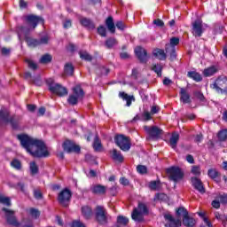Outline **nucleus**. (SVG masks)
I'll return each instance as SVG.
<instances>
[{
    "mask_svg": "<svg viewBox=\"0 0 227 227\" xmlns=\"http://www.w3.org/2000/svg\"><path fill=\"white\" fill-rule=\"evenodd\" d=\"M22 148L26 149L35 159H47L51 157V152L47 148L45 142L38 138H33L27 134L17 135Z\"/></svg>",
    "mask_w": 227,
    "mask_h": 227,
    "instance_id": "obj_1",
    "label": "nucleus"
},
{
    "mask_svg": "<svg viewBox=\"0 0 227 227\" xmlns=\"http://www.w3.org/2000/svg\"><path fill=\"white\" fill-rule=\"evenodd\" d=\"M183 215V224L185 227H194L196 226V220L189 215V211L184 207H180L176 210V216L177 219H175L170 214L164 215V219L167 221L165 227H180L182 226V220L180 217Z\"/></svg>",
    "mask_w": 227,
    "mask_h": 227,
    "instance_id": "obj_2",
    "label": "nucleus"
},
{
    "mask_svg": "<svg viewBox=\"0 0 227 227\" xmlns=\"http://www.w3.org/2000/svg\"><path fill=\"white\" fill-rule=\"evenodd\" d=\"M45 82L48 86L49 91L53 95H57V97H66V95H68V90L60 83H56L54 79H46Z\"/></svg>",
    "mask_w": 227,
    "mask_h": 227,
    "instance_id": "obj_3",
    "label": "nucleus"
},
{
    "mask_svg": "<svg viewBox=\"0 0 227 227\" xmlns=\"http://www.w3.org/2000/svg\"><path fill=\"white\" fill-rule=\"evenodd\" d=\"M211 90L220 93V95H226L227 97V77L226 76H218L213 83L209 85Z\"/></svg>",
    "mask_w": 227,
    "mask_h": 227,
    "instance_id": "obj_4",
    "label": "nucleus"
},
{
    "mask_svg": "<svg viewBox=\"0 0 227 227\" xmlns=\"http://www.w3.org/2000/svg\"><path fill=\"white\" fill-rule=\"evenodd\" d=\"M84 98V90L81 85H76L73 88V94L69 95L67 98V103L70 106H77L79 100Z\"/></svg>",
    "mask_w": 227,
    "mask_h": 227,
    "instance_id": "obj_5",
    "label": "nucleus"
},
{
    "mask_svg": "<svg viewBox=\"0 0 227 227\" xmlns=\"http://www.w3.org/2000/svg\"><path fill=\"white\" fill-rule=\"evenodd\" d=\"M95 221L98 224L106 225L109 223L107 218V209L104 206L98 205L94 209Z\"/></svg>",
    "mask_w": 227,
    "mask_h": 227,
    "instance_id": "obj_6",
    "label": "nucleus"
},
{
    "mask_svg": "<svg viewBox=\"0 0 227 227\" xmlns=\"http://www.w3.org/2000/svg\"><path fill=\"white\" fill-rule=\"evenodd\" d=\"M166 173L168 176V180L175 182V184L180 182V180H184V176H185L180 167H170L166 169Z\"/></svg>",
    "mask_w": 227,
    "mask_h": 227,
    "instance_id": "obj_7",
    "label": "nucleus"
},
{
    "mask_svg": "<svg viewBox=\"0 0 227 227\" xmlns=\"http://www.w3.org/2000/svg\"><path fill=\"white\" fill-rule=\"evenodd\" d=\"M72 200V191L68 188L63 189L58 195V201L59 205L67 208Z\"/></svg>",
    "mask_w": 227,
    "mask_h": 227,
    "instance_id": "obj_8",
    "label": "nucleus"
},
{
    "mask_svg": "<svg viewBox=\"0 0 227 227\" xmlns=\"http://www.w3.org/2000/svg\"><path fill=\"white\" fill-rule=\"evenodd\" d=\"M114 142L122 152H129V150H130V140L128 137H125V135L115 136Z\"/></svg>",
    "mask_w": 227,
    "mask_h": 227,
    "instance_id": "obj_9",
    "label": "nucleus"
},
{
    "mask_svg": "<svg viewBox=\"0 0 227 227\" xmlns=\"http://www.w3.org/2000/svg\"><path fill=\"white\" fill-rule=\"evenodd\" d=\"M2 212H4L6 223L10 224V226L20 227V223L17 220V216H15V212L7 207H3Z\"/></svg>",
    "mask_w": 227,
    "mask_h": 227,
    "instance_id": "obj_10",
    "label": "nucleus"
},
{
    "mask_svg": "<svg viewBox=\"0 0 227 227\" xmlns=\"http://www.w3.org/2000/svg\"><path fill=\"white\" fill-rule=\"evenodd\" d=\"M62 148L64 152L67 153H81V146L75 145V143L72 140H66L62 144Z\"/></svg>",
    "mask_w": 227,
    "mask_h": 227,
    "instance_id": "obj_11",
    "label": "nucleus"
},
{
    "mask_svg": "<svg viewBox=\"0 0 227 227\" xmlns=\"http://www.w3.org/2000/svg\"><path fill=\"white\" fill-rule=\"evenodd\" d=\"M144 130L148 134L151 139H159L162 136L163 131L157 126H145Z\"/></svg>",
    "mask_w": 227,
    "mask_h": 227,
    "instance_id": "obj_12",
    "label": "nucleus"
},
{
    "mask_svg": "<svg viewBox=\"0 0 227 227\" xmlns=\"http://www.w3.org/2000/svg\"><path fill=\"white\" fill-rule=\"evenodd\" d=\"M192 33L193 36H196L198 38H201L203 36V21L201 20H196L192 24Z\"/></svg>",
    "mask_w": 227,
    "mask_h": 227,
    "instance_id": "obj_13",
    "label": "nucleus"
},
{
    "mask_svg": "<svg viewBox=\"0 0 227 227\" xmlns=\"http://www.w3.org/2000/svg\"><path fill=\"white\" fill-rule=\"evenodd\" d=\"M26 20L27 22V24H29V26H31L33 27V29L36 28V26H38V24H44L45 23V20H43V18L40 17V16H36L35 14H30L27 15L26 17Z\"/></svg>",
    "mask_w": 227,
    "mask_h": 227,
    "instance_id": "obj_14",
    "label": "nucleus"
},
{
    "mask_svg": "<svg viewBox=\"0 0 227 227\" xmlns=\"http://www.w3.org/2000/svg\"><path fill=\"white\" fill-rule=\"evenodd\" d=\"M135 54L140 63H147L148 61V51L143 46H137L135 48Z\"/></svg>",
    "mask_w": 227,
    "mask_h": 227,
    "instance_id": "obj_15",
    "label": "nucleus"
},
{
    "mask_svg": "<svg viewBox=\"0 0 227 227\" xmlns=\"http://www.w3.org/2000/svg\"><path fill=\"white\" fill-rule=\"evenodd\" d=\"M191 183L195 191H198L200 194L207 192V189H205V184H203L201 179L194 176L191 178Z\"/></svg>",
    "mask_w": 227,
    "mask_h": 227,
    "instance_id": "obj_16",
    "label": "nucleus"
},
{
    "mask_svg": "<svg viewBox=\"0 0 227 227\" xmlns=\"http://www.w3.org/2000/svg\"><path fill=\"white\" fill-rule=\"evenodd\" d=\"M78 20L81 26L82 27H85L86 29H95V22L91 20V19L87 17H82V15H78Z\"/></svg>",
    "mask_w": 227,
    "mask_h": 227,
    "instance_id": "obj_17",
    "label": "nucleus"
},
{
    "mask_svg": "<svg viewBox=\"0 0 227 227\" xmlns=\"http://www.w3.org/2000/svg\"><path fill=\"white\" fill-rule=\"evenodd\" d=\"M22 121V115H12L9 117L8 123H10L13 130H19L20 129V122Z\"/></svg>",
    "mask_w": 227,
    "mask_h": 227,
    "instance_id": "obj_18",
    "label": "nucleus"
},
{
    "mask_svg": "<svg viewBox=\"0 0 227 227\" xmlns=\"http://www.w3.org/2000/svg\"><path fill=\"white\" fill-rule=\"evenodd\" d=\"M179 95L180 102H182V104H192V100L191 99V94L187 92V90H185L184 88H181Z\"/></svg>",
    "mask_w": 227,
    "mask_h": 227,
    "instance_id": "obj_19",
    "label": "nucleus"
},
{
    "mask_svg": "<svg viewBox=\"0 0 227 227\" xmlns=\"http://www.w3.org/2000/svg\"><path fill=\"white\" fill-rule=\"evenodd\" d=\"M131 219L135 221V223H144L145 222V215L142 214L137 207H135L131 213Z\"/></svg>",
    "mask_w": 227,
    "mask_h": 227,
    "instance_id": "obj_20",
    "label": "nucleus"
},
{
    "mask_svg": "<svg viewBox=\"0 0 227 227\" xmlns=\"http://www.w3.org/2000/svg\"><path fill=\"white\" fill-rule=\"evenodd\" d=\"M25 42L27 47H30L31 49H35L40 46V42L38 39H35L27 35H25Z\"/></svg>",
    "mask_w": 227,
    "mask_h": 227,
    "instance_id": "obj_21",
    "label": "nucleus"
},
{
    "mask_svg": "<svg viewBox=\"0 0 227 227\" xmlns=\"http://www.w3.org/2000/svg\"><path fill=\"white\" fill-rule=\"evenodd\" d=\"M119 97L120 98H122V100H126L127 107H130L132 106V101L134 102L136 100L134 96H129V94L123 91L119 92Z\"/></svg>",
    "mask_w": 227,
    "mask_h": 227,
    "instance_id": "obj_22",
    "label": "nucleus"
},
{
    "mask_svg": "<svg viewBox=\"0 0 227 227\" xmlns=\"http://www.w3.org/2000/svg\"><path fill=\"white\" fill-rule=\"evenodd\" d=\"M153 54L154 58H157V59H159L160 61H166V59H168V54H166L164 50L162 49H155L153 51Z\"/></svg>",
    "mask_w": 227,
    "mask_h": 227,
    "instance_id": "obj_23",
    "label": "nucleus"
},
{
    "mask_svg": "<svg viewBox=\"0 0 227 227\" xmlns=\"http://www.w3.org/2000/svg\"><path fill=\"white\" fill-rule=\"evenodd\" d=\"M166 54H169V60L175 61L176 59V49L172 45H165Z\"/></svg>",
    "mask_w": 227,
    "mask_h": 227,
    "instance_id": "obj_24",
    "label": "nucleus"
},
{
    "mask_svg": "<svg viewBox=\"0 0 227 227\" xmlns=\"http://www.w3.org/2000/svg\"><path fill=\"white\" fill-rule=\"evenodd\" d=\"M92 194H105L107 191V188L102 184H95L90 188Z\"/></svg>",
    "mask_w": 227,
    "mask_h": 227,
    "instance_id": "obj_25",
    "label": "nucleus"
},
{
    "mask_svg": "<svg viewBox=\"0 0 227 227\" xmlns=\"http://www.w3.org/2000/svg\"><path fill=\"white\" fill-rule=\"evenodd\" d=\"M74 72H75V67H74V64L68 62L64 66V75H67L68 77H73Z\"/></svg>",
    "mask_w": 227,
    "mask_h": 227,
    "instance_id": "obj_26",
    "label": "nucleus"
},
{
    "mask_svg": "<svg viewBox=\"0 0 227 227\" xmlns=\"http://www.w3.org/2000/svg\"><path fill=\"white\" fill-rule=\"evenodd\" d=\"M106 26L110 33H116V26L114 25V20L113 19V16L107 17L106 20Z\"/></svg>",
    "mask_w": 227,
    "mask_h": 227,
    "instance_id": "obj_27",
    "label": "nucleus"
},
{
    "mask_svg": "<svg viewBox=\"0 0 227 227\" xmlns=\"http://www.w3.org/2000/svg\"><path fill=\"white\" fill-rule=\"evenodd\" d=\"M92 148L94 149V152H102V150H104L102 141L100 140V137H98V135H96L94 138Z\"/></svg>",
    "mask_w": 227,
    "mask_h": 227,
    "instance_id": "obj_28",
    "label": "nucleus"
},
{
    "mask_svg": "<svg viewBox=\"0 0 227 227\" xmlns=\"http://www.w3.org/2000/svg\"><path fill=\"white\" fill-rule=\"evenodd\" d=\"M219 72V69L215 66H211L203 71L204 77H212V75H215Z\"/></svg>",
    "mask_w": 227,
    "mask_h": 227,
    "instance_id": "obj_29",
    "label": "nucleus"
},
{
    "mask_svg": "<svg viewBox=\"0 0 227 227\" xmlns=\"http://www.w3.org/2000/svg\"><path fill=\"white\" fill-rule=\"evenodd\" d=\"M207 176H209L211 180H215V182H219L221 173H219V171H217L215 168H209L207 170Z\"/></svg>",
    "mask_w": 227,
    "mask_h": 227,
    "instance_id": "obj_30",
    "label": "nucleus"
},
{
    "mask_svg": "<svg viewBox=\"0 0 227 227\" xmlns=\"http://www.w3.org/2000/svg\"><path fill=\"white\" fill-rule=\"evenodd\" d=\"M187 77L192 79V81H195V82H201L203 81L201 74L196 71H189Z\"/></svg>",
    "mask_w": 227,
    "mask_h": 227,
    "instance_id": "obj_31",
    "label": "nucleus"
},
{
    "mask_svg": "<svg viewBox=\"0 0 227 227\" xmlns=\"http://www.w3.org/2000/svg\"><path fill=\"white\" fill-rule=\"evenodd\" d=\"M129 224V217L118 215L115 227H125Z\"/></svg>",
    "mask_w": 227,
    "mask_h": 227,
    "instance_id": "obj_32",
    "label": "nucleus"
},
{
    "mask_svg": "<svg viewBox=\"0 0 227 227\" xmlns=\"http://www.w3.org/2000/svg\"><path fill=\"white\" fill-rule=\"evenodd\" d=\"M178 141H180V135L176 132L173 133L169 139L170 146L173 150H176Z\"/></svg>",
    "mask_w": 227,
    "mask_h": 227,
    "instance_id": "obj_33",
    "label": "nucleus"
},
{
    "mask_svg": "<svg viewBox=\"0 0 227 227\" xmlns=\"http://www.w3.org/2000/svg\"><path fill=\"white\" fill-rule=\"evenodd\" d=\"M112 153V159L114 160V162H123V155H121V153L116 149H113L111 152Z\"/></svg>",
    "mask_w": 227,
    "mask_h": 227,
    "instance_id": "obj_34",
    "label": "nucleus"
},
{
    "mask_svg": "<svg viewBox=\"0 0 227 227\" xmlns=\"http://www.w3.org/2000/svg\"><path fill=\"white\" fill-rule=\"evenodd\" d=\"M82 214L85 219H91V215H93V209L90 207V206L82 207Z\"/></svg>",
    "mask_w": 227,
    "mask_h": 227,
    "instance_id": "obj_35",
    "label": "nucleus"
},
{
    "mask_svg": "<svg viewBox=\"0 0 227 227\" xmlns=\"http://www.w3.org/2000/svg\"><path fill=\"white\" fill-rule=\"evenodd\" d=\"M9 120H10V113H8V111L1 109L0 110V125L2 123H8Z\"/></svg>",
    "mask_w": 227,
    "mask_h": 227,
    "instance_id": "obj_36",
    "label": "nucleus"
},
{
    "mask_svg": "<svg viewBox=\"0 0 227 227\" xmlns=\"http://www.w3.org/2000/svg\"><path fill=\"white\" fill-rule=\"evenodd\" d=\"M29 169H30V175L32 176H35V175H38V173L40 171V168H38L36 161H31L29 163Z\"/></svg>",
    "mask_w": 227,
    "mask_h": 227,
    "instance_id": "obj_37",
    "label": "nucleus"
},
{
    "mask_svg": "<svg viewBox=\"0 0 227 227\" xmlns=\"http://www.w3.org/2000/svg\"><path fill=\"white\" fill-rule=\"evenodd\" d=\"M51 62H52V55L49 53L43 55L39 59V63H41V65H49V63H51Z\"/></svg>",
    "mask_w": 227,
    "mask_h": 227,
    "instance_id": "obj_38",
    "label": "nucleus"
},
{
    "mask_svg": "<svg viewBox=\"0 0 227 227\" xmlns=\"http://www.w3.org/2000/svg\"><path fill=\"white\" fill-rule=\"evenodd\" d=\"M216 137L218 138V141H220V143H224V141H227V129L219 130Z\"/></svg>",
    "mask_w": 227,
    "mask_h": 227,
    "instance_id": "obj_39",
    "label": "nucleus"
},
{
    "mask_svg": "<svg viewBox=\"0 0 227 227\" xmlns=\"http://www.w3.org/2000/svg\"><path fill=\"white\" fill-rule=\"evenodd\" d=\"M114 45H118V41L114 37H109L105 42V46L106 47V49H113Z\"/></svg>",
    "mask_w": 227,
    "mask_h": 227,
    "instance_id": "obj_40",
    "label": "nucleus"
},
{
    "mask_svg": "<svg viewBox=\"0 0 227 227\" xmlns=\"http://www.w3.org/2000/svg\"><path fill=\"white\" fill-rule=\"evenodd\" d=\"M137 210L140 211L144 215H148L150 214V211L148 210V207L146 204L143 202H138Z\"/></svg>",
    "mask_w": 227,
    "mask_h": 227,
    "instance_id": "obj_41",
    "label": "nucleus"
},
{
    "mask_svg": "<svg viewBox=\"0 0 227 227\" xmlns=\"http://www.w3.org/2000/svg\"><path fill=\"white\" fill-rule=\"evenodd\" d=\"M79 56L83 61H93V56L90 55L88 51H79Z\"/></svg>",
    "mask_w": 227,
    "mask_h": 227,
    "instance_id": "obj_42",
    "label": "nucleus"
},
{
    "mask_svg": "<svg viewBox=\"0 0 227 227\" xmlns=\"http://www.w3.org/2000/svg\"><path fill=\"white\" fill-rule=\"evenodd\" d=\"M162 65L160 64H154L151 70L157 74L158 77H162Z\"/></svg>",
    "mask_w": 227,
    "mask_h": 227,
    "instance_id": "obj_43",
    "label": "nucleus"
},
{
    "mask_svg": "<svg viewBox=\"0 0 227 227\" xmlns=\"http://www.w3.org/2000/svg\"><path fill=\"white\" fill-rule=\"evenodd\" d=\"M0 203L5 205L6 207H12V200L10 197H4L0 194Z\"/></svg>",
    "mask_w": 227,
    "mask_h": 227,
    "instance_id": "obj_44",
    "label": "nucleus"
},
{
    "mask_svg": "<svg viewBox=\"0 0 227 227\" xmlns=\"http://www.w3.org/2000/svg\"><path fill=\"white\" fill-rule=\"evenodd\" d=\"M11 166L12 168H14V169H17L18 171H20V169H22V163L20 162V160L17 159L12 160V161L11 162Z\"/></svg>",
    "mask_w": 227,
    "mask_h": 227,
    "instance_id": "obj_45",
    "label": "nucleus"
},
{
    "mask_svg": "<svg viewBox=\"0 0 227 227\" xmlns=\"http://www.w3.org/2000/svg\"><path fill=\"white\" fill-rule=\"evenodd\" d=\"M98 35L99 36H102V37H106L107 36V29L106 28V27H104L103 25H100L98 27Z\"/></svg>",
    "mask_w": 227,
    "mask_h": 227,
    "instance_id": "obj_46",
    "label": "nucleus"
},
{
    "mask_svg": "<svg viewBox=\"0 0 227 227\" xmlns=\"http://www.w3.org/2000/svg\"><path fill=\"white\" fill-rule=\"evenodd\" d=\"M193 95L195 98H198V100H200V102H206L207 98H205V95H203V92L197 90L193 92Z\"/></svg>",
    "mask_w": 227,
    "mask_h": 227,
    "instance_id": "obj_47",
    "label": "nucleus"
},
{
    "mask_svg": "<svg viewBox=\"0 0 227 227\" xmlns=\"http://www.w3.org/2000/svg\"><path fill=\"white\" fill-rule=\"evenodd\" d=\"M160 185V181H151L149 183V188L151 189V191H157Z\"/></svg>",
    "mask_w": 227,
    "mask_h": 227,
    "instance_id": "obj_48",
    "label": "nucleus"
},
{
    "mask_svg": "<svg viewBox=\"0 0 227 227\" xmlns=\"http://www.w3.org/2000/svg\"><path fill=\"white\" fill-rule=\"evenodd\" d=\"M137 171L140 175H146V173H148V168H146L145 165H138L137 167Z\"/></svg>",
    "mask_w": 227,
    "mask_h": 227,
    "instance_id": "obj_49",
    "label": "nucleus"
},
{
    "mask_svg": "<svg viewBox=\"0 0 227 227\" xmlns=\"http://www.w3.org/2000/svg\"><path fill=\"white\" fill-rule=\"evenodd\" d=\"M29 213H30V215H32V217H35V219H38V217H40V210L35 207H31L29 209Z\"/></svg>",
    "mask_w": 227,
    "mask_h": 227,
    "instance_id": "obj_50",
    "label": "nucleus"
},
{
    "mask_svg": "<svg viewBox=\"0 0 227 227\" xmlns=\"http://www.w3.org/2000/svg\"><path fill=\"white\" fill-rule=\"evenodd\" d=\"M26 63H27L28 68H30V70H37L38 69V65L36 63H35V61L27 59Z\"/></svg>",
    "mask_w": 227,
    "mask_h": 227,
    "instance_id": "obj_51",
    "label": "nucleus"
},
{
    "mask_svg": "<svg viewBox=\"0 0 227 227\" xmlns=\"http://www.w3.org/2000/svg\"><path fill=\"white\" fill-rule=\"evenodd\" d=\"M217 199L220 200V203H222V205H227V193L219 194L217 196Z\"/></svg>",
    "mask_w": 227,
    "mask_h": 227,
    "instance_id": "obj_52",
    "label": "nucleus"
},
{
    "mask_svg": "<svg viewBox=\"0 0 227 227\" xmlns=\"http://www.w3.org/2000/svg\"><path fill=\"white\" fill-rule=\"evenodd\" d=\"M115 27H117V29L120 31H125L127 25H125V23H123L121 20H119L115 23Z\"/></svg>",
    "mask_w": 227,
    "mask_h": 227,
    "instance_id": "obj_53",
    "label": "nucleus"
},
{
    "mask_svg": "<svg viewBox=\"0 0 227 227\" xmlns=\"http://www.w3.org/2000/svg\"><path fill=\"white\" fill-rule=\"evenodd\" d=\"M180 43V38L178 37H172L170 38V43H168L166 45H171L172 47H176Z\"/></svg>",
    "mask_w": 227,
    "mask_h": 227,
    "instance_id": "obj_54",
    "label": "nucleus"
},
{
    "mask_svg": "<svg viewBox=\"0 0 227 227\" xmlns=\"http://www.w3.org/2000/svg\"><path fill=\"white\" fill-rule=\"evenodd\" d=\"M34 198L35 200H43V193H42V191L38 189L34 190Z\"/></svg>",
    "mask_w": 227,
    "mask_h": 227,
    "instance_id": "obj_55",
    "label": "nucleus"
},
{
    "mask_svg": "<svg viewBox=\"0 0 227 227\" xmlns=\"http://www.w3.org/2000/svg\"><path fill=\"white\" fill-rule=\"evenodd\" d=\"M192 175H195L196 176H200V175H201V168H200L199 166H193L192 168Z\"/></svg>",
    "mask_w": 227,
    "mask_h": 227,
    "instance_id": "obj_56",
    "label": "nucleus"
},
{
    "mask_svg": "<svg viewBox=\"0 0 227 227\" xmlns=\"http://www.w3.org/2000/svg\"><path fill=\"white\" fill-rule=\"evenodd\" d=\"M142 118H143V121H150V120H152V114H150V112L148 111H145L142 114Z\"/></svg>",
    "mask_w": 227,
    "mask_h": 227,
    "instance_id": "obj_57",
    "label": "nucleus"
},
{
    "mask_svg": "<svg viewBox=\"0 0 227 227\" xmlns=\"http://www.w3.org/2000/svg\"><path fill=\"white\" fill-rule=\"evenodd\" d=\"M153 23L157 26V27H164V21L160 19L153 20Z\"/></svg>",
    "mask_w": 227,
    "mask_h": 227,
    "instance_id": "obj_58",
    "label": "nucleus"
},
{
    "mask_svg": "<svg viewBox=\"0 0 227 227\" xmlns=\"http://www.w3.org/2000/svg\"><path fill=\"white\" fill-rule=\"evenodd\" d=\"M71 227H86V225H84L82 222H80L79 220H74L72 222Z\"/></svg>",
    "mask_w": 227,
    "mask_h": 227,
    "instance_id": "obj_59",
    "label": "nucleus"
},
{
    "mask_svg": "<svg viewBox=\"0 0 227 227\" xmlns=\"http://www.w3.org/2000/svg\"><path fill=\"white\" fill-rule=\"evenodd\" d=\"M39 45H47L49 43V37L48 36H43L41 37V39H38Z\"/></svg>",
    "mask_w": 227,
    "mask_h": 227,
    "instance_id": "obj_60",
    "label": "nucleus"
},
{
    "mask_svg": "<svg viewBox=\"0 0 227 227\" xmlns=\"http://www.w3.org/2000/svg\"><path fill=\"white\" fill-rule=\"evenodd\" d=\"M168 198V195L166 193H156L155 194V200H160V201H164Z\"/></svg>",
    "mask_w": 227,
    "mask_h": 227,
    "instance_id": "obj_61",
    "label": "nucleus"
},
{
    "mask_svg": "<svg viewBox=\"0 0 227 227\" xmlns=\"http://www.w3.org/2000/svg\"><path fill=\"white\" fill-rule=\"evenodd\" d=\"M33 82L35 86H39V87L43 84V82L42 81V78L40 76L34 78Z\"/></svg>",
    "mask_w": 227,
    "mask_h": 227,
    "instance_id": "obj_62",
    "label": "nucleus"
},
{
    "mask_svg": "<svg viewBox=\"0 0 227 227\" xmlns=\"http://www.w3.org/2000/svg\"><path fill=\"white\" fill-rule=\"evenodd\" d=\"M119 182H120L121 185H124V186L130 184V181H129V179H127V177H121Z\"/></svg>",
    "mask_w": 227,
    "mask_h": 227,
    "instance_id": "obj_63",
    "label": "nucleus"
},
{
    "mask_svg": "<svg viewBox=\"0 0 227 227\" xmlns=\"http://www.w3.org/2000/svg\"><path fill=\"white\" fill-rule=\"evenodd\" d=\"M64 29H69V27H72V20H66L63 23Z\"/></svg>",
    "mask_w": 227,
    "mask_h": 227,
    "instance_id": "obj_64",
    "label": "nucleus"
}]
</instances>
